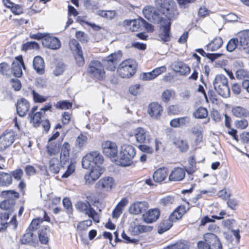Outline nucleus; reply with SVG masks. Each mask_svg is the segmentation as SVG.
<instances>
[{
  "instance_id": "obj_21",
  "label": "nucleus",
  "mask_w": 249,
  "mask_h": 249,
  "mask_svg": "<svg viewBox=\"0 0 249 249\" xmlns=\"http://www.w3.org/2000/svg\"><path fill=\"white\" fill-rule=\"evenodd\" d=\"M236 38L239 43V49H244L248 46L249 43V30L240 32Z\"/></svg>"
},
{
  "instance_id": "obj_26",
  "label": "nucleus",
  "mask_w": 249,
  "mask_h": 249,
  "mask_svg": "<svg viewBox=\"0 0 249 249\" xmlns=\"http://www.w3.org/2000/svg\"><path fill=\"white\" fill-rule=\"evenodd\" d=\"M190 123V118L188 116L174 118L171 120L170 125L173 127H181L188 125Z\"/></svg>"
},
{
  "instance_id": "obj_47",
  "label": "nucleus",
  "mask_w": 249,
  "mask_h": 249,
  "mask_svg": "<svg viewBox=\"0 0 249 249\" xmlns=\"http://www.w3.org/2000/svg\"><path fill=\"white\" fill-rule=\"evenodd\" d=\"M34 234L32 232H27L24 234L21 238V242L23 244H26L32 242L34 238Z\"/></svg>"
},
{
  "instance_id": "obj_23",
  "label": "nucleus",
  "mask_w": 249,
  "mask_h": 249,
  "mask_svg": "<svg viewBox=\"0 0 249 249\" xmlns=\"http://www.w3.org/2000/svg\"><path fill=\"white\" fill-rule=\"evenodd\" d=\"M185 176V170L181 167L174 168L169 176L170 181H180L182 180Z\"/></svg>"
},
{
  "instance_id": "obj_39",
  "label": "nucleus",
  "mask_w": 249,
  "mask_h": 249,
  "mask_svg": "<svg viewBox=\"0 0 249 249\" xmlns=\"http://www.w3.org/2000/svg\"><path fill=\"white\" fill-rule=\"evenodd\" d=\"M174 222L170 220V217L169 216L168 219L164 220L160 224L158 229V232L161 234L168 230L172 226Z\"/></svg>"
},
{
  "instance_id": "obj_16",
  "label": "nucleus",
  "mask_w": 249,
  "mask_h": 249,
  "mask_svg": "<svg viewBox=\"0 0 249 249\" xmlns=\"http://www.w3.org/2000/svg\"><path fill=\"white\" fill-rule=\"evenodd\" d=\"M160 215V211L157 208L151 209L142 215L143 220L147 223H151L157 221Z\"/></svg>"
},
{
  "instance_id": "obj_9",
  "label": "nucleus",
  "mask_w": 249,
  "mask_h": 249,
  "mask_svg": "<svg viewBox=\"0 0 249 249\" xmlns=\"http://www.w3.org/2000/svg\"><path fill=\"white\" fill-rule=\"evenodd\" d=\"M89 169L90 170L89 173L84 176L85 183L89 185L94 182L105 171L103 165L92 166Z\"/></svg>"
},
{
  "instance_id": "obj_32",
  "label": "nucleus",
  "mask_w": 249,
  "mask_h": 249,
  "mask_svg": "<svg viewBox=\"0 0 249 249\" xmlns=\"http://www.w3.org/2000/svg\"><path fill=\"white\" fill-rule=\"evenodd\" d=\"M231 112L236 117H249V111L242 107L234 106L231 108Z\"/></svg>"
},
{
  "instance_id": "obj_12",
  "label": "nucleus",
  "mask_w": 249,
  "mask_h": 249,
  "mask_svg": "<svg viewBox=\"0 0 249 249\" xmlns=\"http://www.w3.org/2000/svg\"><path fill=\"white\" fill-rule=\"evenodd\" d=\"M136 141L139 143H150L152 138L148 131L142 127H138L134 131Z\"/></svg>"
},
{
  "instance_id": "obj_41",
  "label": "nucleus",
  "mask_w": 249,
  "mask_h": 249,
  "mask_svg": "<svg viewBox=\"0 0 249 249\" xmlns=\"http://www.w3.org/2000/svg\"><path fill=\"white\" fill-rule=\"evenodd\" d=\"M96 13L97 15L108 19H112L114 18L116 16V12L115 11L112 10H98Z\"/></svg>"
},
{
  "instance_id": "obj_61",
  "label": "nucleus",
  "mask_w": 249,
  "mask_h": 249,
  "mask_svg": "<svg viewBox=\"0 0 249 249\" xmlns=\"http://www.w3.org/2000/svg\"><path fill=\"white\" fill-rule=\"evenodd\" d=\"M235 75L237 79H242L249 76V72L243 69H240L237 71Z\"/></svg>"
},
{
  "instance_id": "obj_18",
  "label": "nucleus",
  "mask_w": 249,
  "mask_h": 249,
  "mask_svg": "<svg viewBox=\"0 0 249 249\" xmlns=\"http://www.w3.org/2000/svg\"><path fill=\"white\" fill-rule=\"evenodd\" d=\"M149 207L146 201H137L131 204L129 208V213L134 214H139Z\"/></svg>"
},
{
  "instance_id": "obj_48",
  "label": "nucleus",
  "mask_w": 249,
  "mask_h": 249,
  "mask_svg": "<svg viewBox=\"0 0 249 249\" xmlns=\"http://www.w3.org/2000/svg\"><path fill=\"white\" fill-rule=\"evenodd\" d=\"M92 224L91 220H86L80 222L77 226V230L80 231H85Z\"/></svg>"
},
{
  "instance_id": "obj_7",
  "label": "nucleus",
  "mask_w": 249,
  "mask_h": 249,
  "mask_svg": "<svg viewBox=\"0 0 249 249\" xmlns=\"http://www.w3.org/2000/svg\"><path fill=\"white\" fill-rule=\"evenodd\" d=\"M121 57L122 53L120 51L110 54L103 60V63H102L103 67L105 68L107 71H114L116 70L117 63Z\"/></svg>"
},
{
  "instance_id": "obj_22",
  "label": "nucleus",
  "mask_w": 249,
  "mask_h": 249,
  "mask_svg": "<svg viewBox=\"0 0 249 249\" xmlns=\"http://www.w3.org/2000/svg\"><path fill=\"white\" fill-rule=\"evenodd\" d=\"M141 22H142V18L132 20L126 19L124 21L123 25L126 29L131 32H135L140 28Z\"/></svg>"
},
{
  "instance_id": "obj_15",
  "label": "nucleus",
  "mask_w": 249,
  "mask_h": 249,
  "mask_svg": "<svg viewBox=\"0 0 249 249\" xmlns=\"http://www.w3.org/2000/svg\"><path fill=\"white\" fill-rule=\"evenodd\" d=\"M204 239L209 244L211 249H221L222 244L217 237L213 233H206L204 234Z\"/></svg>"
},
{
  "instance_id": "obj_17",
  "label": "nucleus",
  "mask_w": 249,
  "mask_h": 249,
  "mask_svg": "<svg viewBox=\"0 0 249 249\" xmlns=\"http://www.w3.org/2000/svg\"><path fill=\"white\" fill-rule=\"evenodd\" d=\"M42 45L52 50H57L61 46V43L58 38L52 36H46L42 40Z\"/></svg>"
},
{
  "instance_id": "obj_64",
  "label": "nucleus",
  "mask_w": 249,
  "mask_h": 249,
  "mask_svg": "<svg viewBox=\"0 0 249 249\" xmlns=\"http://www.w3.org/2000/svg\"><path fill=\"white\" fill-rule=\"evenodd\" d=\"M129 231L133 235H136L139 234V224H137L135 222L131 223L129 228Z\"/></svg>"
},
{
  "instance_id": "obj_55",
  "label": "nucleus",
  "mask_w": 249,
  "mask_h": 249,
  "mask_svg": "<svg viewBox=\"0 0 249 249\" xmlns=\"http://www.w3.org/2000/svg\"><path fill=\"white\" fill-rule=\"evenodd\" d=\"M193 134L196 137V142H199L201 141L202 139V134L201 131L198 127H194L192 129Z\"/></svg>"
},
{
  "instance_id": "obj_29",
  "label": "nucleus",
  "mask_w": 249,
  "mask_h": 249,
  "mask_svg": "<svg viewBox=\"0 0 249 249\" xmlns=\"http://www.w3.org/2000/svg\"><path fill=\"white\" fill-rule=\"evenodd\" d=\"M33 67L36 72L40 74H43L45 67L43 58L39 56H36L33 61Z\"/></svg>"
},
{
  "instance_id": "obj_3",
  "label": "nucleus",
  "mask_w": 249,
  "mask_h": 249,
  "mask_svg": "<svg viewBox=\"0 0 249 249\" xmlns=\"http://www.w3.org/2000/svg\"><path fill=\"white\" fill-rule=\"evenodd\" d=\"M228 83V79L222 74L216 75L213 82L214 89L215 91L218 94L224 98L229 97L230 94V90Z\"/></svg>"
},
{
  "instance_id": "obj_51",
  "label": "nucleus",
  "mask_w": 249,
  "mask_h": 249,
  "mask_svg": "<svg viewBox=\"0 0 249 249\" xmlns=\"http://www.w3.org/2000/svg\"><path fill=\"white\" fill-rule=\"evenodd\" d=\"M75 54V59L77 65L79 67H82L85 64L84 59L83 56L82 51H79L78 52L74 53Z\"/></svg>"
},
{
  "instance_id": "obj_36",
  "label": "nucleus",
  "mask_w": 249,
  "mask_h": 249,
  "mask_svg": "<svg viewBox=\"0 0 249 249\" xmlns=\"http://www.w3.org/2000/svg\"><path fill=\"white\" fill-rule=\"evenodd\" d=\"M31 122L33 123L34 127L39 126L41 122V118L44 116L42 111L36 112L35 113L29 114Z\"/></svg>"
},
{
  "instance_id": "obj_56",
  "label": "nucleus",
  "mask_w": 249,
  "mask_h": 249,
  "mask_svg": "<svg viewBox=\"0 0 249 249\" xmlns=\"http://www.w3.org/2000/svg\"><path fill=\"white\" fill-rule=\"evenodd\" d=\"M69 46L71 50L74 52V53L82 51L79 43L75 39H71L69 42Z\"/></svg>"
},
{
  "instance_id": "obj_57",
  "label": "nucleus",
  "mask_w": 249,
  "mask_h": 249,
  "mask_svg": "<svg viewBox=\"0 0 249 249\" xmlns=\"http://www.w3.org/2000/svg\"><path fill=\"white\" fill-rule=\"evenodd\" d=\"M10 174L12 175V177H13L15 180H20L23 176V171L21 169H17L11 172Z\"/></svg>"
},
{
  "instance_id": "obj_28",
  "label": "nucleus",
  "mask_w": 249,
  "mask_h": 249,
  "mask_svg": "<svg viewBox=\"0 0 249 249\" xmlns=\"http://www.w3.org/2000/svg\"><path fill=\"white\" fill-rule=\"evenodd\" d=\"M173 66L174 70L180 75H185L190 71V68L181 62H175Z\"/></svg>"
},
{
  "instance_id": "obj_14",
  "label": "nucleus",
  "mask_w": 249,
  "mask_h": 249,
  "mask_svg": "<svg viewBox=\"0 0 249 249\" xmlns=\"http://www.w3.org/2000/svg\"><path fill=\"white\" fill-rule=\"evenodd\" d=\"M22 68L25 69L22 57L18 56L12 63L10 74L12 73L15 77H21L22 75Z\"/></svg>"
},
{
  "instance_id": "obj_46",
  "label": "nucleus",
  "mask_w": 249,
  "mask_h": 249,
  "mask_svg": "<svg viewBox=\"0 0 249 249\" xmlns=\"http://www.w3.org/2000/svg\"><path fill=\"white\" fill-rule=\"evenodd\" d=\"M238 46L239 47V43L237 38H232L229 40L227 45V50L230 52H231Z\"/></svg>"
},
{
  "instance_id": "obj_11",
  "label": "nucleus",
  "mask_w": 249,
  "mask_h": 249,
  "mask_svg": "<svg viewBox=\"0 0 249 249\" xmlns=\"http://www.w3.org/2000/svg\"><path fill=\"white\" fill-rule=\"evenodd\" d=\"M103 153L105 156L109 158H114L118 153L116 144L110 141H104L102 143Z\"/></svg>"
},
{
  "instance_id": "obj_20",
  "label": "nucleus",
  "mask_w": 249,
  "mask_h": 249,
  "mask_svg": "<svg viewBox=\"0 0 249 249\" xmlns=\"http://www.w3.org/2000/svg\"><path fill=\"white\" fill-rule=\"evenodd\" d=\"M163 108L160 105L153 102L148 106L147 112L152 118L157 119L160 117Z\"/></svg>"
},
{
  "instance_id": "obj_2",
  "label": "nucleus",
  "mask_w": 249,
  "mask_h": 249,
  "mask_svg": "<svg viewBox=\"0 0 249 249\" xmlns=\"http://www.w3.org/2000/svg\"><path fill=\"white\" fill-rule=\"evenodd\" d=\"M136 155L135 148L129 144H123L120 148L119 164L122 166H128L133 162Z\"/></svg>"
},
{
  "instance_id": "obj_31",
  "label": "nucleus",
  "mask_w": 249,
  "mask_h": 249,
  "mask_svg": "<svg viewBox=\"0 0 249 249\" xmlns=\"http://www.w3.org/2000/svg\"><path fill=\"white\" fill-rule=\"evenodd\" d=\"M223 43L221 37H216L207 45V50L210 51H216L221 47Z\"/></svg>"
},
{
  "instance_id": "obj_40",
  "label": "nucleus",
  "mask_w": 249,
  "mask_h": 249,
  "mask_svg": "<svg viewBox=\"0 0 249 249\" xmlns=\"http://www.w3.org/2000/svg\"><path fill=\"white\" fill-rule=\"evenodd\" d=\"M47 152L50 156L55 155L59 152V145L55 142H48Z\"/></svg>"
},
{
  "instance_id": "obj_37",
  "label": "nucleus",
  "mask_w": 249,
  "mask_h": 249,
  "mask_svg": "<svg viewBox=\"0 0 249 249\" xmlns=\"http://www.w3.org/2000/svg\"><path fill=\"white\" fill-rule=\"evenodd\" d=\"M173 143L175 146L181 152L186 151L188 149L187 142L180 138H175Z\"/></svg>"
},
{
  "instance_id": "obj_27",
  "label": "nucleus",
  "mask_w": 249,
  "mask_h": 249,
  "mask_svg": "<svg viewBox=\"0 0 249 249\" xmlns=\"http://www.w3.org/2000/svg\"><path fill=\"white\" fill-rule=\"evenodd\" d=\"M128 203V200L126 198H123L117 204L115 209L112 212V217L117 219L122 213L124 208Z\"/></svg>"
},
{
  "instance_id": "obj_54",
  "label": "nucleus",
  "mask_w": 249,
  "mask_h": 249,
  "mask_svg": "<svg viewBox=\"0 0 249 249\" xmlns=\"http://www.w3.org/2000/svg\"><path fill=\"white\" fill-rule=\"evenodd\" d=\"M169 249H186L187 245L185 241H180L168 246Z\"/></svg>"
},
{
  "instance_id": "obj_59",
  "label": "nucleus",
  "mask_w": 249,
  "mask_h": 249,
  "mask_svg": "<svg viewBox=\"0 0 249 249\" xmlns=\"http://www.w3.org/2000/svg\"><path fill=\"white\" fill-rule=\"evenodd\" d=\"M87 142V136L81 134L77 137L76 140V144L80 148H81Z\"/></svg>"
},
{
  "instance_id": "obj_10",
  "label": "nucleus",
  "mask_w": 249,
  "mask_h": 249,
  "mask_svg": "<svg viewBox=\"0 0 249 249\" xmlns=\"http://www.w3.org/2000/svg\"><path fill=\"white\" fill-rule=\"evenodd\" d=\"M15 133L11 130L6 131L0 137V151H2L11 145L15 140Z\"/></svg>"
},
{
  "instance_id": "obj_53",
  "label": "nucleus",
  "mask_w": 249,
  "mask_h": 249,
  "mask_svg": "<svg viewBox=\"0 0 249 249\" xmlns=\"http://www.w3.org/2000/svg\"><path fill=\"white\" fill-rule=\"evenodd\" d=\"M175 93L171 90L166 89L164 90L161 95L162 100L165 103H167L169 101L171 97L174 95Z\"/></svg>"
},
{
  "instance_id": "obj_35",
  "label": "nucleus",
  "mask_w": 249,
  "mask_h": 249,
  "mask_svg": "<svg viewBox=\"0 0 249 249\" xmlns=\"http://www.w3.org/2000/svg\"><path fill=\"white\" fill-rule=\"evenodd\" d=\"M12 175L3 172H0V186H8L12 183Z\"/></svg>"
},
{
  "instance_id": "obj_44",
  "label": "nucleus",
  "mask_w": 249,
  "mask_h": 249,
  "mask_svg": "<svg viewBox=\"0 0 249 249\" xmlns=\"http://www.w3.org/2000/svg\"><path fill=\"white\" fill-rule=\"evenodd\" d=\"M75 171V165L74 162H71L67 166L66 171L62 175V178H68L70 177Z\"/></svg>"
},
{
  "instance_id": "obj_50",
  "label": "nucleus",
  "mask_w": 249,
  "mask_h": 249,
  "mask_svg": "<svg viewBox=\"0 0 249 249\" xmlns=\"http://www.w3.org/2000/svg\"><path fill=\"white\" fill-rule=\"evenodd\" d=\"M72 103L67 101H61L56 104V107L61 109H68L72 107Z\"/></svg>"
},
{
  "instance_id": "obj_30",
  "label": "nucleus",
  "mask_w": 249,
  "mask_h": 249,
  "mask_svg": "<svg viewBox=\"0 0 249 249\" xmlns=\"http://www.w3.org/2000/svg\"><path fill=\"white\" fill-rule=\"evenodd\" d=\"M15 205V202L13 199L5 200L0 203V208L1 209L8 211V213H6L7 219L9 218V214L13 212Z\"/></svg>"
},
{
  "instance_id": "obj_38",
  "label": "nucleus",
  "mask_w": 249,
  "mask_h": 249,
  "mask_svg": "<svg viewBox=\"0 0 249 249\" xmlns=\"http://www.w3.org/2000/svg\"><path fill=\"white\" fill-rule=\"evenodd\" d=\"M49 169L52 172L57 174L60 170V161L57 158H52L49 163Z\"/></svg>"
},
{
  "instance_id": "obj_6",
  "label": "nucleus",
  "mask_w": 249,
  "mask_h": 249,
  "mask_svg": "<svg viewBox=\"0 0 249 249\" xmlns=\"http://www.w3.org/2000/svg\"><path fill=\"white\" fill-rule=\"evenodd\" d=\"M87 71L89 75L99 80L105 77L106 72L103 64L98 60H92L89 62Z\"/></svg>"
},
{
  "instance_id": "obj_1",
  "label": "nucleus",
  "mask_w": 249,
  "mask_h": 249,
  "mask_svg": "<svg viewBox=\"0 0 249 249\" xmlns=\"http://www.w3.org/2000/svg\"><path fill=\"white\" fill-rule=\"evenodd\" d=\"M156 7L145 6L142 13L144 17L155 24H160L158 40L163 42L170 40L171 21L177 19L179 12L174 0H154Z\"/></svg>"
},
{
  "instance_id": "obj_52",
  "label": "nucleus",
  "mask_w": 249,
  "mask_h": 249,
  "mask_svg": "<svg viewBox=\"0 0 249 249\" xmlns=\"http://www.w3.org/2000/svg\"><path fill=\"white\" fill-rule=\"evenodd\" d=\"M234 126L238 129H245L248 126V121L246 119L236 120L234 123Z\"/></svg>"
},
{
  "instance_id": "obj_8",
  "label": "nucleus",
  "mask_w": 249,
  "mask_h": 249,
  "mask_svg": "<svg viewBox=\"0 0 249 249\" xmlns=\"http://www.w3.org/2000/svg\"><path fill=\"white\" fill-rule=\"evenodd\" d=\"M75 207L76 209L80 211L84 212L86 215L92 218L96 223L99 222V214L94 209L91 207L88 202L79 201L76 204Z\"/></svg>"
},
{
  "instance_id": "obj_34",
  "label": "nucleus",
  "mask_w": 249,
  "mask_h": 249,
  "mask_svg": "<svg viewBox=\"0 0 249 249\" xmlns=\"http://www.w3.org/2000/svg\"><path fill=\"white\" fill-rule=\"evenodd\" d=\"M71 150L70 145L67 142H65L62 147L60 152L61 162L67 161L69 160L70 151Z\"/></svg>"
},
{
  "instance_id": "obj_62",
  "label": "nucleus",
  "mask_w": 249,
  "mask_h": 249,
  "mask_svg": "<svg viewBox=\"0 0 249 249\" xmlns=\"http://www.w3.org/2000/svg\"><path fill=\"white\" fill-rule=\"evenodd\" d=\"M0 72L6 75L10 74V70L7 63H2L0 64Z\"/></svg>"
},
{
  "instance_id": "obj_25",
  "label": "nucleus",
  "mask_w": 249,
  "mask_h": 249,
  "mask_svg": "<svg viewBox=\"0 0 249 249\" xmlns=\"http://www.w3.org/2000/svg\"><path fill=\"white\" fill-rule=\"evenodd\" d=\"M2 3L6 7L9 8L15 15H19L23 12V9L21 5L16 4L10 0H2Z\"/></svg>"
},
{
  "instance_id": "obj_42",
  "label": "nucleus",
  "mask_w": 249,
  "mask_h": 249,
  "mask_svg": "<svg viewBox=\"0 0 249 249\" xmlns=\"http://www.w3.org/2000/svg\"><path fill=\"white\" fill-rule=\"evenodd\" d=\"M48 229L46 227L42 228L38 231V238L42 244H46L48 242Z\"/></svg>"
},
{
  "instance_id": "obj_4",
  "label": "nucleus",
  "mask_w": 249,
  "mask_h": 249,
  "mask_svg": "<svg viewBox=\"0 0 249 249\" xmlns=\"http://www.w3.org/2000/svg\"><path fill=\"white\" fill-rule=\"evenodd\" d=\"M104 158L98 151H92L86 154L82 159V166L83 168L88 169L92 166L103 164Z\"/></svg>"
},
{
  "instance_id": "obj_19",
  "label": "nucleus",
  "mask_w": 249,
  "mask_h": 249,
  "mask_svg": "<svg viewBox=\"0 0 249 249\" xmlns=\"http://www.w3.org/2000/svg\"><path fill=\"white\" fill-rule=\"evenodd\" d=\"M17 111L20 117L25 116L30 108L29 102L24 98L18 100L17 103Z\"/></svg>"
},
{
  "instance_id": "obj_24",
  "label": "nucleus",
  "mask_w": 249,
  "mask_h": 249,
  "mask_svg": "<svg viewBox=\"0 0 249 249\" xmlns=\"http://www.w3.org/2000/svg\"><path fill=\"white\" fill-rule=\"evenodd\" d=\"M168 175L166 168H160L154 172L153 178L156 182L160 183L167 178Z\"/></svg>"
},
{
  "instance_id": "obj_58",
  "label": "nucleus",
  "mask_w": 249,
  "mask_h": 249,
  "mask_svg": "<svg viewBox=\"0 0 249 249\" xmlns=\"http://www.w3.org/2000/svg\"><path fill=\"white\" fill-rule=\"evenodd\" d=\"M174 201V198L171 196H167L160 199V204L163 206H168Z\"/></svg>"
},
{
  "instance_id": "obj_45",
  "label": "nucleus",
  "mask_w": 249,
  "mask_h": 249,
  "mask_svg": "<svg viewBox=\"0 0 249 249\" xmlns=\"http://www.w3.org/2000/svg\"><path fill=\"white\" fill-rule=\"evenodd\" d=\"M1 196L4 197L9 198V199L17 198L19 196V194L13 190L3 191L1 192Z\"/></svg>"
},
{
  "instance_id": "obj_60",
  "label": "nucleus",
  "mask_w": 249,
  "mask_h": 249,
  "mask_svg": "<svg viewBox=\"0 0 249 249\" xmlns=\"http://www.w3.org/2000/svg\"><path fill=\"white\" fill-rule=\"evenodd\" d=\"M179 7L181 9H185L189 6L190 3H194L196 0H176Z\"/></svg>"
},
{
  "instance_id": "obj_5",
  "label": "nucleus",
  "mask_w": 249,
  "mask_h": 249,
  "mask_svg": "<svg viewBox=\"0 0 249 249\" xmlns=\"http://www.w3.org/2000/svg\"><path fill=\"white\" fill-rule=\"evenodd\" d=\"M136 71V63L131 59H127L123 61L117 69L118 74L122 78H129L134 75Z\"/></svg>"
},
{
  "instance_id": "obj_13",
  "label": "nucleus",
  "mask_w": 249,
  "mask_h": 249,
  "mask_svg": "<svg viewBox=\"0 0 249 249\" xmlns=\"http://www.w3.org/2000/svg\"><path fill=\"white\" fill-rule=\"evenodd\" d=\"M115 184L113 178L109 177H105L100 179L96 184L98 189L103 192L110 191Z\"/></svg>"
},
{
  "instance_id": "obj_63",
  "label": "nucleus",
  "mask_w": 249,
  "mask_h": 249,
  "mask_svg": "<svg viewBox=\"0 0 249 249\" xmlns=\"http://www.w3.org/2000/svg\"><path fill=\"white\" fill-rule=\"evenodd\" d=\"M236 221L234 219H226L222 222V225L229 229H231L233 226L236 224Z\"/></svg>"
},
{
  "instance_id": "obj_33",
  "label": "nucleus",
  "mask_w": 249,
  "mask_h": 249,
  "mask_svg": "<svg viewBox=\"0 0 249 249\" xmlns=\"http://www.w3.org/2000/svg\"><path fill=\"white\" fill-rule=\"evenodd\" d=\"M186 212L185 207L184 206H179L170 214V220L177 221L180 219Z\"/></svg>"
},
{
  "instance_id": "obj_49",
  "label": "nucleus",
  "mask_w": 249,
  "mask_h": 249,
  "mask_svg": "<svg viewBox=\"0 0 249 249\" xmlns=\"http://www.w3.org/2000/svg\"><path fill=\"white\" fill-rule=\"evenodd\" d=\"M180 108L178 105H170L167 107V113L169 115L178 114L180 112Z\"/></svg>"
},
{
  "instance_id": "obj_43",
  "label": "nucleus",
  "mask_w": 249,
  "mask_h": 249,
  "mask_svg": "<svg viewBox=\"0 0 249 249\" xmlns=\"http://www.w3.org/2000/svg\"><path fill=\"white\" fill-rule=\"evenodd\" d=\"M208 113L207 109L204 107H199L194 112V116L197 119L206 118L208 116Z\"/></svg>"
}]
</instances>
